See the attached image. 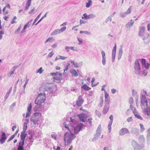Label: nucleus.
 <instances>
[{
  "label": "nucleus",
  "mask_w": 150,
  "mask_h": 150,
  "mask_svg": "<svg viewBox=\"0 0 150 150\" xmlns=\"http://www.w3.org/2000/svg\"><path fill=\"white\" fill-rule=\"evenodd\" d=\"M51 137L52 138L54 139L55 140H57L56 137L57 136L55 134H52L51 135Z\"/></svg>",
  "instance_id": "bf43d9fd"
},
{
  "label": "nucleus",
  "mask_w": 150,
  "mask_h": 150,
  "mask_svg": "<svg viewBox=\"0 0 150 150\" xmlns=\"http://www.w3.org/2000/svg\"><path fill=\"white\" fill-rule=\"evenodd\" d=\"M110 107V103H105V105L103 110V113L105 114L108 111Z\"/></svg>",
  "instance_id": "ddd939ff"
},
{
  "label": "nucleus",
  "mask_w": 150,
  "mask_h": 150,
  "mask_svg": "<svg viewBox=\"0 0 150 150\" xmlns=\"http://www.w3.org/2000/svg\"><path fill=\"white\" fill-rule=\"evenodd\" d=\"M59 29H57L55 30L51 33V36H54L57 35L58 34L60 33Z\"/></svg>",
  "instance_id": "a878e982"
},
{
  "label": "nucleus",
  "mask_w": 150,
  "mask_h": 150,
  "mask_svg": "<svg viewBox=\"0 0 150 150\" xmlns=\"http://www.w3.org/2000/svg\"><path fill=\"white\" fill-rule=\"evenodd\" d=\"M69 122H66L64 123L63 125L65 128L67 129L69 133L66 132L64 134V139L65 144L66 143L70 144L72 141L76 137L73 134L74 132L75 134H77L79 132L84 129L86 126L83 123H80L76 127H73L72 126L69 127Z\"/></svg>",
  "instance_id": "f257e3e1"
},
{
  "label": "nucleus",
  "mask_w": 150,
  "mask_h": 150,
  "mask_svg": "<svg viewBox=\"0 0 150 150\" xmlns=\"http://www.w3.org/2000/svg\"><path fill=\"white\" fill-rule=\"evenodd\" d=\"M116 44L115 45L114 47L113 48L112 51V62H114L115 60V54L116 52Z\"/></svg>",
  "instance_id": "412c9836"
},
{
  "label": "nucleus",
  "mask_w": 150,
  "mask_h": 150,
  "mask_svg": "<svg viewBox=\"0 0 150 150\" xmlns=\"http://www.w3.org/2000/svg\"><path fill=\"white\" fill-rule=\"evenodd\" d=\"M80 33L81 34L83 33L88 35H90L91 34V32L87 31L81 30L80 31Z\"/></svg>",
  "instance_id": "72a5a7b5"
},
{
  "label": "nucleus",
  "mask_w": 150,
  "mask_h": 150,
  "mask_svg": "<svg viewBox=\"0 0 150 150\" xmlns=\"http://www.w3.org/2000/svg\"><path fill=\"white\" fill-rule=\"evenodd\" d=\"M46 94L44 92L38 94V96L35 100V103L38 107H40L45 100Z\"/></svg>",
  "instance_id": "7ed1b4c3"
},
{
  "label": "nucleus",
  "mask_w": 150,
  "mask_h": 150,
  "mask_svg": "<svg viewBox=\"0 0 150 150\" xmlns=\"http://www.w3.org/2000/svg\"><path fill=\"white\" fill-rule=\"evenodd\" d=\"M77 39L79 41L78 44L79 45H81L83 44V40L81 38L77 37Z\"/></svg>",
  "instance_id": "e433bc0d"
},
{
  "label": "nucleus",
  "mask_w": 150,
  "mask_h": 150,
  "mask_svg": "<svg viewBox=\"0 0 150 150\" xmlns=\"http://www.w3.org/2000/svg\"><path fill=\"white\" fill-rule=\"evenodd\" d=\"M112 123L111 122H110L108 124V131L110 133L111 131V125Z\"/></svg>",
  "instance_id": "a18cd8bd"
},
{
  "label": "nucleus",
  "mask_w": 150,
  "mask_h": 150,
  "mask_svg": "<svg viewBox=\"0 0 150 150\" xmlns=\"http://www.w3.org/2000/svg\"><path fill=\"white\" fill-rule=\"evenodd\" d=\"M150 137V128L147 131V138H149Z\"/></svg>",
  "instance_id": "774afa93"
},
{
  "label": "nucleus",
  "mask_w": 150,
  "mask_h": 150,
  "mask_svg": "<svg viewBox=\"0 0 150 150\" xmlns=\"http://www.w3.org/2000/svg\"><path fill=\"white\" fill-rule=\"evenodd\" d=\"M32 104L31 103H30V104L29 105L28 108H27V111L28 112H31L32 111Z\"/></svg>",
  "instance_id": "c03bdc74"
},
{
  "label": "nucleus",
  "mask_w": 150,
  "mask_h": 150,
  "mask_svg": "<svg viewBox=\"0 0 150 150\" xmlns=\"http://www.w3.org/2000/svg\"><path fill=\"white\" fill-rule=\"evenodd\" d=\"M54 54V53L53 51L50 52L48 54V57H52Z\"/></svg>",
  "instance_id": "0e129e2a"
},
{
  "label": "nucleus",
  "mask_w": 150,
  "mask_h": 150,
  "mask_svg": "<svg viewBox=\"0 0 150 150\" xmlns=\"http://www.w3.org/2000/svg\"><path fill=\"white\" fill-rule=\"evenodd\" d=\"M1 137L0 139V143L1 144H2L5 142L6 140L7 139V137L4 132L2 133Z\"/></svg>",
  "instance_id": "2eb2a0df"
},
{
  "label": "nucleus",
  "mask_w": 150,
  "mask_h": 150,
  "mask_svg": "<svg viewBox=\"0 0 150 150\" xmlns=\"http://www.w3.org/2000/svg\"><path fill=\"white\" fill-rule=\"evenodd\" d=\"M95 113L96 115L98 116V117H100L101 115V113L97 110H96Z\"/></svg>",
  "instance_id": "052dcab7"
},
{
  "label": "nucleus",
  "mask_w": 150,
  "mask_h": 150,
  "mask_svg": "<svg viewBox=\"0 0 150 150\" xmlns=\"http://www.w3.org/2000/svg\"><path fill=\"white\" fill-rule=\"evenodd\" d=\"M132 93L133 96L136 95L137 94V91L134 90V89H133L132 91Z\"/></svg>",
  "instance_id": "69168bd1"
},
{
  "label": "nucleus",
  "mask_w": 150,
  "mask_h": 150,
  "mask_svg": "<svg viewBox=\"0 0 150 150\" xmlns=\"http://www.w3.org/2000/svg\"><path fill=\"white\" fill-rule=\"evenodd\" d=\"M12 87H11L8 90V91L7 93L6 94L5 97L4 99L5 100H6L8 97L9 96L12 90Z\"/></svg>",
  "instance_id": "cd10ccee"
},
{
  "label": "nucleus",
  "mask_w": 150,
  "mask_h": 150,
  "mask_svg": "<svg viewBox=\"0 0 150 150\" xmlns=\"http://www.w3.org/2000/svg\"><path fill=\"white\" fill-rule=\"evenodd\" d=\"M83 102V100L82 99L81 96H80L78 100L76 101V105L78 106H81Z\"/></svg>",
  "instance_id": "6ab92c4d"
},
{
  "label": "nucleus",
  "mask_w": 150,
  "mask_h": 150,
  "mask_svg": "<svg viewBox=\"0 0 150 150\" xmlns=\"http://www.w3.org/2000/svg\"><path fill=\"white\" fill-rule=\"evenodd\" d=\"M81 88L86 91H89L91 89V88H90L86 84L83 85L81 86Z\"/></svg>",
  "instance_id": "bb28decb"
},
{
  "label": "nucleus",
  "mask_w": 150,
  "mask_h": 150,
  "mask_svg": "<svg viewBox=\"0 0 150 150\" xmlns=\"http://www.w3.org/2000/svg\"><path fill=\"white\" fill-rule=\"evenodd\" d=\"M148 103L145 100H142L141 107L142 110V112L150 118V106H148Z\"/></svg>",
  "instance_id": "20e7f679"
},
{
  "label": "nucleus",
  "mask_w": 150,
  "mask_h": 150,
  "mask_svg": "<svg viewBox=\"0 0 150 150\" xmlns=\"http://www.w3.org/2000/svg\"><path fill=\"white\" fill-rule=\"evenodd\" d=\"M28 134L30 135V136L28 137L30 141V142L33 143L34 139V133L31 131H30L28 132Z\"/></svg>",
  "instance_id": "dca6fc26"
},
{
  "label": "nucleus",
  "mask_w": 150,
  "mask_h": 150,
  "mask_svg": "<svg viewBox=\"0 0 150 150\" xmlns=\"http://www.w3.org/2000/svg\"><path fill=\"white\" fill-rule=\"evenodd\" d=\"M42 120V115L40 112L34 113L30 118L31 123L34 125L38 124Z\"/></svg>",
  "instance_id": "f03ea898"
},
{
  "label": "nucleus",
  "mask_w": 150,
  "mask_h": 150,
  "mask_svg": "<svg viewBox=\"0 0 150 150\" xmlns=\"http://www.w3.org/2000/svg\"><path fill=\"white\" fill-rule=\"evenodd\" d=\"M134 22L132 21V20H131L126 25V26L127 28H129L132 27L133 25Z\"/></svg>",
  "instance_id": "c756f323"
},
{
  "label": "nucleus",
  "mask_w": 150,
  "mask_h": 150,
  "mask_svg": "<svg viewBox=\"0 0 150 150\" xmlns=\"http://www.w3.org/2000/svg\"><path fill=\"white\" fill-rule=\"evenodd\" d=\"M127 14L126 12L123 13H121L120 15V16L122 18H124L125 17Z\"/></svg>",
  "instance_id": "864d4df0"
},
{
  "label": "nucleus",
  "mask_w": 150,
  "mask_h": 150,
  "mask_svg": "<svg viewBox=\"0 0 150 150\" xmlns=\"http://www.w3.org/2000/svg\"><path fill=\"white\" fill-rule=\"evenodd\" d=\"M57 46V43L55 42L51 45V47L53 48H56Z\"/></svg>",
  "instance_id": "4d7b16f0"
},
{
  "label": "nucleus",
  "mask_w": 150,
  "mask_h": 150,
  "mask_svg": "<svg viewBox=\"0 0 150 150\" xmlns=\"http://www.w3.org/2000/svg\"><path fill=\"white\" fill-rule=\"evenodd\" d=\"M55 40V39L52 37H49L44 42L45 44L47 42L51 43L53 42Z\"/></svg>",
  "instance_id": "4be33fe9"
},
{
  "label": "nucleus",
  "mask_w": 150,
  "mask_h": 150,
  "mask_svg": "<svg viewBox=\"0 0 150 150\" xmlns=\"http://www.w3.org/2000/svg\"><path fill=\"white\" fill-rule=\"evenodd\" d=\"M139 141L141 142H144L145 140V139L144 137V136L143 135H140L139 136Z\"/></svg>",
  "instance_id": "f704fd0d"
},
{
  "label": "nucleus",
  "mask_w": 150,
  "mask_h": 150,
  "mask_svg": "<svg viewBox=\"0 0 150 150\" xmlns=\"http://www.w3.org/2000/svg\"><path fill=\"white\" fill-rule=\"evenodd\" d=\"M139 126L140 128L141 131L142 132H143L145 130V128L143 125L142 124H140Z\"/></svg>",
  "instance_id": "8fccbe9b"
},
{
  "label": "nucleus",
  "mask_w": 150,
  "mask_h": 150,
  "mask_svg": "<svg viewBox=\"0 0 150 150\" xmlns=\"http://www.w3.org/2000/svg\"><path fill=\"white\" fill-rule=\"evenodd\" d=\"M105 103H110V96L109 94L106 91H105L104 93Z\"/></svg>",
  "instance_id": "aec40b11"
},
{
  "label": "nucleus",
  "mask_w": 150,
  "mask_h": 150,
  "mask_svg": "<svg viewBox=\"0 0 150 150\" xmlns=\"http://www.w3.org/2000/svg\"><path fill=\"white\" fill-rule=\"evenodd\" d=\"M47 13H46L38 21V22L36 23L35 25H37V24H38L42 20V19L45 17H46V16H47Z\"/></svg>",
  "instance_id": "09e8293b"
},
{
  "label": "nucleus",
  "mask_w": 150,
  "mask_h": 150,
  "mask_svg": "<svg viewBox=\"0 0 150 150\" xmlns=\"http://www.w3.org/2000/svg\"><path fill=\"white\" fill-rule=\"evenodd\" d=\"M145 28L143 27H141L139 28V35L142 37L143 40H145L148 38L149 37V35L145 33Z\"/></svg>",
  "instance_id": "39448f33"
},
{
  "label": "nucleus",
  "mask_w": 150,
  "mask_h": 150,
  "mask_svg": "<svg viewBox=\"0 0 150 150\" xmlns=\"http://www.w3.org/2000/svg\"><path fill=\"white\" fill-rule=\"evenodd\" d=\"M43 71V70H42V68L41 67L39 69L37 70L36 72V73H39V74H40L42 73Z\"/></svg>",
  "instance_id": "37998d69"
},
{
  "label": "nucleus",
  "mask_w": 150,
  "mask_h": 150,
  "mask_svg": "<svg viewBox=\"0 0 150 150\" xmlns=\"http://www.w3.org/2000/svg\"><path fill=\"white\" fill-rule=\"evenodd\" d=\"M24 144V141H22L19 142L18 147L23 148V146Z\"/></svg>",
  "instance_id": "4c0bfd02"
},
{
  "label": "nucleus",
  "mask_w": 150,
  "mask_h": 150,
  "mask_svg": "<svg viewBox=\"0 0 150 150\" xmlns=\"http://www.w3.org/2000/svg\"><path fill=\"white\" fill-rule=\"evenodd\" d=\"M96 17V16L93 14H89V19L94 18Z\"/></svg>",
  "instance_id": "5fc2aeb1"
},
{
  "label": "nucleus",
  "mask_w": 150,
  "mask_h": 150,
  "mask_svg": "<svg viewBox=\"0 0 150 150\" xmlns=\"http://www.w3.org/2000/svg\"><path fill=\"white\" fill-rule=\"evenodd\" d=\"M71 50L76 52H77L79 51L77 47L73 46H71Z\"/></svg>",
  "instance_id": "ea45409f"
},
{
  "label": "nucleus",
  "mask_w": 150,
  "mask_h": 150,
  "mask_svg": "<svg viewBox=\"0 0 150 150\" xmlns=\"http://www.w3.org/2000/svg\"><path fill=\"white\" fill-rule=\"evenodd\" d=\"M129 133V131L126 128H123L120 130L119 134L120 135L122 136Z\"/></svg>",
  "instance_id": "f8f14e48"
},
{
  "label": "nucleus",
  "mask_w": 150,
  "mask_h": 150,
  "mask_svg": "<svg viewBox=\"0 0 150 150\" xmlns=\"http://www.w3.org/2000/svg\"><path fill=\"white\" fill-rule=\"evenodd\" d=\"M76 118L75 117H72L70 118V122H69V127L72 126L73 127H76V125L78 124V121L76 120Z\"/></svg>",
  "instance_id": "6e6552de"
},
{
  "label": "nucleus",
  "mask_w": 150,
  "mask_h": 150,
  "mask_svg": "<svg viewBox=\"0 0 150 150\" xmlns=\"http://www.w3.org/2000/svg\"><path fill=\"white\" fill-rule=\"evenodd\" d=\"M65 48L67 52H69L71 50V46H66Z\"/></svg>",
  "instance_id": "338daca9"
},
{
  "label": "nucleus",
  "mask_w": 150,
  "mask_h": 150,
  "mask_svg": "<svg viewBox=\"0 0 150 150\" xmlns=\"http://www.w3.org/2000/svg\"><path fill=\"white\" fill-rule=\"evenodd\" d=\"M149 63H146L144 65L145 68L147 69H148L149 67V66H150V58L149 59Z\"/></svg>",
  "instance_id": "a19ab883"
},
{
  "label": "nucleus",
  "mask_w": 150,
  "mask_h": 150,
  "mask_svg": "<svg viewBox=\"0 0 150 150\" xmlns=\"http://www.w3.org/2000/svg\"><path fill=\"white\" fill-rule=\"evenodd\" d=\"M147 73L148 71H147L146 70H144L142 71V73L141 74L142 76H145L147 75Z\"/></svg>",
  "instance_id": "79ce46f5"
},
{
  "label": "nucleus",
  "mask_w": 150,
  "mask_h": 150,
  "mask_svg": "<svg viewBox=\"0 0 150 150\" xmlns=\"http://www.w3.org/2000/svg\"><path fill=\"white\" fill-rule=\"evenodd\" d=\"M89 115L88 113H82L78 115L80 120L82 122H86L87 120V118L89 116Z\"/></svg>",
  "instance_id": "1a4fd4ad"
},
{
  "label": "nucleus",
  "mask_w": 150,
  "mask_h": 150,
  "mask_svg": "<svg viewBox=\"0 0 150 150\" xmlns=\"http://www.w3.org/2000/svg\"><path fill=\"white\" fill-rule=\"evenodd\" d=\"M29 122V119L28 118H26L25 120V122H24L23 126V131L26 132L27 129V125Z\"/></svg>",
  "instance_id": "f3484780"
},
{
  "label": "nucleus",
  "mask_w": 150,
  "mask_h": 150,
  "mask_svg": "<svg viewBox=\"0 0 150 150\" xmlns=\"http://www.w3.org/2000/svg\"><path fill=\"white\" fill-rule=\"evenodd\" d=\"M101 54L102 56V64L103 65H105L106 63L105 54L103 51H101Z\"/></svg>",
  "instance_id": "4468645a"
},
{
  "label": "nucleus",
  "mask_w": 150,
  "mask_h": 150,
  "mask_svg": "<svg viewBox=\"0 0 150 150\" xmlns=\"http://www.w3.org/2000/svg\"><path fill=\"white\" fill-rule=\"evenodd\" d=\"M100 135H98V133H97L95 135V136L92 139L93 141H94L96 140L98 138L100 137Z\"/></svg>",
  "instance_id": "603ef678"
},
{
  "label": "nucleus",
  "mask_w": 150,
  "mask_h": 150,
  "mask_svg": "<svg viewBox=\"0 0 150 150\" xmlns=\"http://www.w3.org/2000/svg\"><path fill=\"white\" fill-rule=\"evenodd\" d=\"M123 52V51L122 48H120L119 49L118 54L117 58L118 60H120L121 58Z\"/></svg>",
  "instance_id": "b1692460"
},
{
  "label": "nucleus",
  "mask_w": 150,
  "mask_h": 150,
  "mask_svg": "<svg viewBox=\"0 0 150 150\" xmlns=\"http://www.w3.org/2000/svg\"><path fill=\"white\" fill-rule=\"evenodd\" d=\"M112 19L111 17L109 16L106 20L105 22L107 23L109 21H110L111 22L112 21Z\"/></svg>",
  "instance_id": "13d9d810"
},
{
  "label": "nucleus",
  "mask_w": 150,
  "mask_h": 150,
  "mask_svg": "<svg viewBox=\"0 0 150 150\" xmlns=\"http://www.w3.org/2000/svg\"><path fill=\"white\" fill-rule=\"evenodd\" d=\"M31 113V112L27 111L26 113L25 117L26 118L29 117Z\"/></svg>",
  "instance_id": "e2e57ef3"
},
{
  "label": "nucleus",
  "mask_w": 150,
  "mask_h": 150,
  "mask_svg": "<svg viewBox=\"0 0 150 150\" xmlns=\"http://www.w3.org/2000/svg\"><path fill=\"white\" fill-rule=\"evenodd\" d=\"M146 95L148 96L147 94V92L144 90H143L141 92V104H142V101L144 100L145 101H146L147 103H149V102H148L147 99L146 98Z\"/></svg>",
  "instance_id": "9d476101"
},
{
  "label": "nucleus",
  "mask_w": 150,
  "mask_h": 150,
  "mask_svg": "<svg viewBox=\"0 0 150 150\" xmlns=\"http://www.w3.org/2000/svg\"><path fill=\"white\" fill-rule=\"evenodd\" d=\"M129 103L131 105L133 103V99L132 97H130L129 99Z\"/></svg>",
  "instance_id": "680f3d73"
},
{
  "label": "nucleus",
  "mask_w": 150,
  "mask_h": 150,
  "mask_svg": "<svg viewBox=\"0 0 150 150\" xmlns=\"http://www.w3.org/2000/svg\"><path fill=\"white\" fill-rule=\"evenodd\" d=\"M17 19V17L15 16H14L12 20L11 21V23L12 24H13L16 22L15 21Z\"/></svg>",
  "instance_id": "de8ad7c7"
},
{
  "label": "nucleus",
  "mask_w": 150,
  "mask_h": 150,
  "mask_svg": "<svg viewBox=\"0 0 150 150\" xmlns=\"http://www.w3.org/2000/svg\"><path fill=\"white\" fill-rule=\"evenodd\" d=\"M133 114L137 118L140 120H142L143 119L141 117L139 114L137 112H133Z\"/></svg>",
  "instance_id": "c85d7f7f"
},
{
  "label": "nucleus",
  "mask_w": 150,
  "mask_h": 150,
  "mask_svg": "<svg viewBox=\"0 0 150 150\" xmlns=\"http://www.w3.org/2000/svg\"><path fill=\"white\" fill-rule=\"evenodd\" d=\"M11 7L9 4H7L4 8L3 11L5 14H7L8 13V11L10 9Z\"/></svg>",
  "instance_id": "a211bd4d"
},
{
  "label": "nucleus",
  "mask_w": 150,
  "mask_h": 150,
  "mask_svg": "<svg viewBox=\"0 0 150 150\" xmlns=\"http://www.w3.org/2000/svg\"><path fill=\"white\" fill-rule=\"evenodd\" d=\"M70 72L72 75V76L77 77L78 76V74L76 71L74 69H72L70 71Z\"/></svg>",
  "instance_id": "5701e85b"
},
{
  "label": "nucleus",
  "mask_w": 150,
  "mask_h": 150,
  "mask_svg": "<svg viewBox=\"0 0 150 150\" xmlns=\"http://www.w3.org/2000/svg\"><path fill=\"white\" fill-rule=\"evenodd\" d=\"M66 27L65 26H64L62 27L61 29H59L60 33L66 30Z\"/></svg>",
  "instance_id": "6e6d98bb"
},
{
  "label": "nucleus",
  "mask_w": 150,
  "mask_h": 150,
  "mask_svg": "<svg viewBox=\"0 0 150 150\" xmlns=\"http://www.w3.org/2000/svg\"><path fill=\"white\" fill-rule=\"evenodd\" d=\"M50 75L53 76V79L54 81L55 80L57 81L58 83L60 82L62 75V73L59 72L51 73H50Z\"/></svg>",
  "instance_id": "423d86ee"
},
{
  "label": "nucleus",
  "mask_w": 150,
  "mask_h": 150,
  "mask_svg": "<svg viewBox=\"0 0 150 150\" xmlns=\"http://www.w3.org/2000/svg\"><path fill=\"white\" fill-rule=\"evenodd\" d=\"M135 72L136 74L140 75V67L139 65V62L138 61H137L135 62L134 65Z\"/></svg>",
  "instance_id": "9b49d317"
},
{
  "label": "nucleus",
  "mask_w": 150,
  "mask_h": 150,
  "mask_svg": "<svg viewBox=\"0 0 150 150\" xmlns=\"http://www.w3.org/2000/svg\"><path fill=\"white\" fill-rule=\"evenodd\" d=\"M92 4V3L91 0H88V2L86 4V7L87 8L91 6Z\"/></svg>",
  "instance_id": "c9c22d12"
},
{
  "label": "nucleus",
  "mask_w": 150,
  "mask_h": 150,
  "mask_svg": "<svg viewBox=\"0 0 150 150\" xmlns=\"http://www.w3.org/2000/svg\"><path fill=\"white\" fill-rule=\"evenodd\" d=\"M103 102V100L102 98L100 99L98 106L100 107L102 106Z\"/></svg>",
  "instance_id": "49530a36"
},
{
  "label": "nucleus",
  "mask_w": 150,
  "mask_h": 150,
  "mask_svg": "<svg viewBox=\"0 0 150 150\" xmlns=\"http://www.w3.org/2000/svg\"><path fill=\"white\" fill-rule=\"evenodd\" d=\"M70 62L72 64V65L76 68H78L79 67L78 64L77 63L74 62V60H71Z\"/></svg>",
  "instance_id": "473e14b6"
},
{
  "label": "nucleus",
  "mask_w": 150,
  "mask_h": 150,
  "mask_svg": "<svg viewBox=\"0 0 150 150\" xmlns=\"http://www.w3.org/2000/svg\"><path fill=\"white\" fill-rule=\"evenodd\" d=\"M25 131H23L21 132V137L22 141H24L26 137V134Z\"/></svg>",
  "instance_id": "7c9ffc66"
},
{
  "label": "nucleus",
  "mask_w": 150,
  "mask_h": 150,
  "mask_svg": "<svg viewBox=\"0 0 150 150\" xmlns=\"http://www.w3.org/2000/svg\"><path fill=\"white\" fill-rule=\"evenodd\" d=\"M67 58L66 57L59 55L57 56L55 58V60L57 61L59 59L65 60Z\"/></svg>",
  "instance_id": "393cba45"
},
{
  "label": "nucleus",
  "mask_w": 150,
  "mask_h": 150,
  "mask_svg": "<svg viewBox=\"0 0 150 150\" xmlns=\"http://www.w3.org/2000/svg\"><path fill=\"white\" fill-rule=\"evenodd\" d=\"M82 18L85 20L89 19V15H87L86 13H84L83 14V16L82 17Z\"/></svg>",
  "instance_id": "2f4dec72"
},
{
  "label": "nucleus",
  "mask_w": 150,
  "mask_h": 150,
  "mask_svg": "<svg viewBox=\"0 0 150 150\" xmlns=\"http://www.w3.org/2000/svg\"><path fill=\"white\" fill-rule=\"evenodd\" d=\"M101 128V126L100 125H99L97 129V133H98V135H100L101 134L100 129Z\"/></svg>",
  "instance_id": "58836bf2"
},
{
  "label": "nucleus",
  "mask_w": 150,
  "mask_h": 150,
  "mask_svg": "<svg viewBox=\"0 0 150 150\" xmlns=\"http://www.w3.org/2000/svg\"><path fill=\"white\" fill-rule=\"evenodd\" d=\"M131 144L134 150H141L143 149L144 147L143 144L139 145L137 142L134 140L132 141Z\"/></svg>",
  "instance_id": "0eeeda50"
},
{
  "label": "nucleus",
  "mask_w": 150,
  "mask_h": 150,
  "mask_svg": "<svg viewBox=\"0 0 150 150\" xmlns=\"http://www.w3.org/2000/svg\"><path fill=\"white\" fill-rule=\"evenodd\" d=\"M132 7L130 6L128 9H127V11L126 12L127 14H129L131 12L132 10Z\"/></svg>",
  "instance_id": "3c124183"
}]
</instances>
